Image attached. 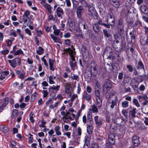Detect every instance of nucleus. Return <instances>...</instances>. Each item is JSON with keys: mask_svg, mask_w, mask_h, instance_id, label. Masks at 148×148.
Wrapping results in <instances>:
<instances>
[{"mask_svg": "<svg viewBox=\"0 0 148 148\" xmlns=\"http://www.w3.org/2000/svg\"><path fill=\"white\" fill-rule=\"evenodd\" d=\"M71 47V48H69L66 49H65V51L66 52L69 53L71 56V60L69 62V65L71 69L74 70L77 67V63L75 57L76 52L75 51V49L73 46H72Z\"/></svg>", "mask_w": 148, "mask_h": 148, "instance_id": "obj_1", "label": "nucleus"}, {"mask_svg": "<svg viewBox=\"0 0 148 148\" xmlns=\"http://www.w3.org/2000/svg\"><path fill=\"white\" fill-rule=\"evenodd\" d=\"M117 31L119 35L121 37H124L125 32L124 29V25L123 19L121 18H119L117 21Z\"/></svg>", "mask_w": 148, "mask_h": 148, "instance_id": "obj_2", "label": "nucleus"}, {"mask_svg": "<svg viewBox=\"0 0 148 148\" xmlns=\"http://www.w3.org/2000/svg\"><path fill=\"white\" fill-rule=\"evenodd\" d=\"M67 28L71 32L77 33L79 32V29L75 27L74 23L71 19H69L66 24Z\"/></svg>", "mask_w": 148, "mask_h": 148, "instance_id": "obj_3", "label": "nucleus"}, {"mask_svg": "<svg viewBox=\"0 0 148 148\" xmlns=\"http://www.w3.org/2000/svg\"><path fill=\"white\" fill-rule=\"evenodd\" d=\"M10 66L13 68H15L16 66H19L21 62V59L19 57L14 58L12 60H8Z\"/></svg>", "mask_w": 148, "mask_h": 148, "instance_id": "obj_4", "label": "nucleus"}, {"mask_svg": "<svg viewBox=\"0 0 148 148\" xmlns=\"http://www.w3.org/2000/svg\"><path fill=\"white\" fill-rule=\"evenodd\" d=\"M111 88V85L110 84V81L109 80H106L103 84V92L104 93H107Z\"/></svg>", "mask_w": 148, "mask_h": 148, "instance_id": "obj_5", "label": "nucleus"}, {"mask_svg": "<svg viewBox=\"0 0 148 148\" xmlns=\"http://www.w3.org/2000/svg\"><path fill=\"white\" fill-rule=\"evenodd\" d=\"M146 75L144 73L143 75H138L133 78V79L134 81V84H139L143 81V79L142 78L143 77H146Z\"/></svg>", "mask_w": 148, "mask_h": 148, "instance_id": "obj_6", "label": "nucleus"}, {"mask_svg": "<svg viewBox=\"0 0 148 148\" xmlns=\"http://www.w3.org/2000/svg\"><path fill=\"white\" fill-rule=\"evenodd\" d=\"M139 137L137 136H134L132 137V143L134 147H137L138 146L140 143L139 140Z\"/></svg>", "mask_w": 148, "mask_h": 148, "instance_id": "obj_7", "label": "nucleus"}, {"mask_svg": "<svg viewBox=\"0 0 148 148\" xmlns=\"http://www.w3.org/2000/svg\"><path fill=\"white\" fill-rule=\"evenodd\" d=\"M140 10L143 13L148 15V8L144 4H142L140 8Z\"/></svg>", "mask_w": 148, "mask_h": 148, "instance_id": "obj_8", "label": "nucleus"}, {"mask_svg": "<svg viewBox=\"0 0 148 148\" xmlns=\"http://www.w3.org/2000/svg\"><path fill=\"white\" fill-rule=\"evenodd\" d=\"M82 99L84 101H89L91 99V96L88 94L86 91H84L82 95Z\"/></svg>", "mask_w": 148, "mask_h": 148, "instance_id": "obj_9", "label": "nucleus"}, {"mask_svg": "<svg viewBox=\"0 0 148 148\" xmlns=\"http://www.w3.org/2000/svg\"><path fill=\"white\" fill-rule=\"evenodd\" d=\"M108 18L107 19V23H113L110 24V26L113 27L115 24V20L114 16H113L111 14H110L108 15Z\"/></svg>", "mask_w": 148, "mask_h": 148, "instance_id": "obj_10", "label": "nucleus"}, {"mask_svg": "<svg viewBox=\"0 0 148 148\" xmlns=\"http://www.w3.org/2000/svg\"><path fill=\"white\" fill-rule=\"evenodd\" d=\"M93 124V123H87L86 125L87 132L89 134H91L92 132L93 128L92 125Z\"/></svg>", "mask_w": 148, "mask_h": 148, "instance_id": "obj_11", "label": "nucleus"}, {"mask_svg": "<svg viewBox=\"0 0 148 148\" xmlns=\"http://www.w3.org/2000/svg\"><path fill=\"white\" fill-rule=\"evenodd\" d=\"M117 101V97H116L115 99L112 100L111 102H109V103L110 104V106L111 110H113L115 106H116Z\"/></svg>", "mask_w": 148, "mask_h": 148, "instance_id": "obj_12", "label": "nucleus"}, {"mask_svg": "<svg viewBox=\"0 0 148 148\" xmlns=\"http://www.w3.org/2000/svg\"><path fill=\"white\" fill-rule=\"evenodd\" d=\"M56 12L58 16L62 18V15L64 14L62 9L61 7H58L56 8Z\"/></svg>", "mask_w": 148, "mask_h": 148, "instance_id": "obj_13", "label": "nucleus"}, {"mask_svg": "<svg viewBox=\"0 0 148 148\" xmlns=\"http://www.w3.org/2000/svg\"><path fill=\"white\" fill-rule=\"evenodd\" d=\"M136 108H131L129 112V116L132 120L136 117Z\"/></svg>", "mask_w": 148, "mask_h": 148, "instance_id": "obj_14", "label": "nucleus"}, {"mask_svg": "<svg viewBox=\"0 0 148 148\" xmlns=\"http://www.w3.org/2000/svg\"><path fill=\"white\" fill-rule=\"evenodd\" d=\"M108 141L111 142L112 144H114L115 142V136L112 133L110 134L108 136Z\"/></svg>", "mask_w": 148, "mask_h": 148, "instance_id": "obj_15", "label": "nucleus"}, {"mask_svg": "<svg viewBox=\"0 0 148 148\" xmlns=\"http://www.w3.org/2000/svg\"><path fill=\"white\" fill-rule=\"evenodd\" d=\"M134 31H133L131 32L130 33V35L131 38H129V37L127 36V34L126 33V38L127 40L129 42H131L132 41V39H135V36L134 34Z\"/></svg>", "mask_w": 148, "mask_h": 148, "instance_id": "obj_16", "label": "nucleus"}, {"mask_svg": "<svg viewBox=\"0 0 148 148\" xmlns=\"http://www.w3.org/2000/svg\"><path fill=\"white\" fill-rule=\"evenodd\" d=\"M90 71L91 74H92L93 75L95 76L97 75L98 72V66L97 65H95V66L91 67Z\"/></svg>", "mask_w": 148, "mask_h": 148, "instance_id": "obj_17", "label": "nucleus"}, {"mask_svg": "<svg viewBox=\"0 0 148 148\" xmlns=\"http://www.w3.org/2000/svg\"><path fill=\"white\" fill-rule=\"evenodd\" d=\"M83 8L82 6H78L77 8L76 13L78 18H80L81 17V12L83 10Z\"/></svg>", "mask_w": 148, "mask_h": 148, "instance_id": "obj_18", "label": "nucleus"}, {"mask_svg": "<svg viewBox=\"0 0 148 148\" xmlns=\"http://www.w3.org/2000/svg\"><path fill=\"white\" fill-rule=\"evenodd\" d=\"M82 55L83 58L84 62L83 64L86 63L88 61L89 57V56L88 52L82 53Z\"/></svg>", "mask_w": 148, "mask_h": 148, "instance_id": "obj_19", "label": "nucleus"}, {"mask_svg": "<svg viewBox=\"0 0 148 148\" xmlns=\"http://www.w3.org/2000/svg\"><path fill=\"white\" fill-rule=\"evenodd\" d=\"M92 26L94 32L96 33H98L99 32L100 30L101 29L99 25H98L97 24L95 23L93 24Z\"/></svg>", "mask_w": 148, "mask_h": 148, "instance_id": "obj_20", "label": "nucleus"}, {"mask_svg": "<svg viewBox=\"0 0 148 148\" xmlns=\"http://www.w3.org/2000/svg\"><path fill=\"white\" fill-rule=\"evenodd\" d=\"M137 69H142L144 71V72L145 73V68L144 64L142 62L140 61L138 63V65L136 67Z\"/></svg>", "mask_w": 148, "mask_h": 148, "instance_id": "obj_21", "label": "nucleus"}, {"mask_svg": "<svg viewBox=\"0 0 148 148\" xmlns=\"http://www.w3.org/2000/svg\"><path fill=\"white\" fill-rule=\"evenodd\" d=\"M9 128L7 126L3 125L0 126V130L2 131L4 133H6L9 131Z\"/></svg>", "mask_w": 148, "mask_h": 148, "instance_id": "obj_22", "label": "nucleus"}, {"mask_svg": "<svg viewBox=\"0 0 148 148\" xmlns=\"http://www.w3.org/2000/svg\"><path fill=\"white\" fill-rule=\"evenodd\" d=\"M94 120L96 124L98 126H100L102 124V121L99 119V116H95L94 118Z\"/></svg>", "mask_w": 148, "mask_h": 148, "instance_id": "obj_23", "label": "nucleus"}, {"mask_svg": "<svg viewBox=\"0 0 148 148\" xmlns=\"http://www.w3.org/2000/svg\"><path fill=\"white\" fill-rule=\"evenodd\" d=\"M87 119L88 121L87 123H93V121L91 113L89 112H88L87 115Z\"/></svg>", "mask_w": 148, "mask_h": 148, "instance_id": "obj_24", "label": "nucleus"}, {"mask_svg": "<svg viewBox=\"0 0 148 148\" xmlns=\"http://www.w3.org/2000/svg\"><path fill=\"white\" fill-rule=\"evenodd\" d=\"M97 106L98 108L100 109L102 104V97L96 98Z\"/></svg>", "mask_w": 148, "mask_h": 148, "instance_id": "obj_25", "label": "nucleus"}, {"mask_svg": "<svg viewBox=\"0 0 148 148\" xmlns=\"http://www.w3.org/2000/svg\"><path fill=\"white\" fill-rule=\"evenodd\" d=\"M48 61L50 69L52 71H54V69L53 67V65L54 61L53 60H52L51 58H49Z\"/></svg>", "mask_w": 148, "mask_h": 148, "instance_id": "obj_26", "label": "nucleus"}, {"mask_svg": "<svg viewBox=\"0 0 148 148\" xmlns=\"http://www.w3.org/2000/svg\"><path fill=\"white\" fill-rule=\"evenodd\" d=\"M91 109H90V111H92L93 113H97L98 110L97 107L95 104H93L91 106Z\"/></svg>", "mask_w": 148, "mask_h": 148, "instance_id": "obj_27", "label": "nucleus"}, {"mask_svg": "<svg viewBox=\"0 0 148 148\" xmlns=\"http://www.w3.org/2000/svg\"><path fill=\"white\" fill-rule=\"evenodd\" d=\"M139 84H134V85L132 86V87L133 88L134 92L137 93H139V90L138 89V86Z\"/></svg>", "mask_w": 148, "mask_h": 148, "instance_id": "obj_28", "label": "nucleus"}, {"mask_svg": "<svg viewBox=\"0 0 148 148\" xmlns=\"http://www.w3.org/2000/svg\"><path fill=\"white\" fill-rule=\"evenodd\" d=\"M142 111L143 113L145 114H148V105L143 106L142 107Z\"/></svg>", "mask_w": 148, "mask_h": 148, "instance_id": "obj_29", "label": "nucleus"}, {"mask_svg": "<svg viewBox=\"0 0 148 148\" xmlns=\"http://www.w3.org/2000/svg\"><path fill=\"white\" fill-rule=\"evenodd\" d=\"M56 77L54 76L53 75L50 76L49 77V83L51 84H54L55 82L53 80L55 79Z\"/></svg>", "mask_w": 148, "mask_h": 148, "instance_id": "obj_30", "label": "nucleus"}, {"mask_svg": "<svg viewBox=\"0 0 148 148\" xmlns=\"http://www.w3.org/2000/svg\"><path fill=\"white\" fill-rule=\"evenodd\" d=\"M112 5L116 8L118 7L119 5V0H112Z\"/></svg>", "mask_w": 148, "mask_h": 148, "instance_id": "obj_31", "label": "nucleus"}, {"mask_svg": "<svg viewBox=\"0 0 148 148\" xmlns=\"http://www.w3.org/2000/svg\"><path fill=\"white\" fill-rule=\"evenodd\" d=\"M103 31L104 34V37L105 38H108L110 37L111 34L108 32L106 29H103Z\"/></svg>", "mask_w": 148, "mask_h": 148, "instance_id": "obj_32", "label": "nucleus"}, {"mask_svg": "<svg viewBox=\"0 0 148 148\" xmlns=\"http://www.w3.org/2000/svg\"><path fill=\"white\" fill-rule=\"evenodd\" d=\"M36 53L39 55H41L44 53V50L41 47H39L38 50L36 51Z\"/></svg>", "mask_w": 148, "mask_h": 148, "instance_id": "obj_33", "label": "nucleus"}, {"mask_svg": "<svg viewBox=\"0 0 148 148\" xmlns=\"http://www.w3.org/2000/svg\"><path fill=\"white\" fill-rule=\"evenodd\" d=\"M97 6L99 10V12H101L103 10V8H104V5L101 2H99L98 3Z\"/></svg>", "mask_w": 148, "mask_h": 148, "instance_id": "obj_34", "label": "nucleus"}, {"mask_svg": "<svg viewBox=\"0 0 148 148\" xmlns=\"http://www.w3.org/2000/svg\"><path fill=\"white\" fill-rule=\"evenodd\" d=\"M71 78L73 80L78 81L79 79V77L78 75L74 74H71Z\"/></svg>", "mask_w": 148, "mask_h": 148, "instance_id": "obj_35", "label": "nucleus"}, {"mask_svg": "<svg viewBox=\"0 0 148 148\" xmlns=\"http://www.w3.org/2000/svg\"><path fill=\"white\" fill-rule=\"evenodd\" d=\"M127 110H123L122 111V113L123 116L125 117V119L126 120H127L128 117V112H127Z\"/></svg>", "mask_w": 148, "mask_h": 148, "instance_id": "obj_36", "label": "nucleus"}, {"mask_svg": "<svg viewBox=\"0 0 148 148\" xmlns=\"http://www.w3.org/2000/svg\"><path fill=\"white\" fill-rule=\"evenodd\" d=\"M8 103V97H5L4 100L2 101V105L5 107Z\"/></svg>", "mask_w": 148, "mask_h": 148, "instance_id": "obj_37", "label": "nucleus"}, {"mask_svg": "<svg viewBox=\"0 0 148 148\" xmlns=\"http://www.w3.org/2000/svg\"><path fill=\"white\" fill-rule=\"evenodd\" d=\"M96 90H101L100 86L98 81L96 82L95 86V91Z\"/></svg>", "mask_w": 148, "mask_h": 148, "instance_id": "obj_38", "label": "nucleus"}, {"mask_svg": "<svg viewBox=\"0 0 148 148\" xmlns=\"http://www.w3.org/2000/svg\"><path fill=\"white\" fill-rule=\"evenodd\" d=\"M60 87V85H57L56 86H54V85L53 86L50 87L49 88V91H50L51 90H55L57 91L59 90Z\"/></svg>", "mask_w": 148, "mask_h": 148, "instance_id": "obj_39", "label": "nucleus"}, {"mask_svg": "<svg viewBox=\"0 0 148 148\" xmlns=\"http://www.w3.org/2000/svg\"><path fill=\"white\" fill-rule=\"evenodd\" d=\"M18 113V110H14L12 112L11 116L13 118H14L17 116Z\"/></svg>", "mask_w": 148, "mask_h": 148, "instance_id": "obj_40", "label": "nucleus"}, {"mask_svg": "<svg viewBox=\"0 0 148 148\" xmlns=\"http://www.w3.org/2000/svg\"><path fill=\"white\" fill-rule=\"evenodd\" d=\"M72 90V88L70 87L65 89V92L68 94H69V96L71 97V91Z\"/></svg>", "mask_w": 148, "mask_h": 148, "instance_id": "obj_41", "label": "nucleus"}, {"mask_svg": "<svg viewBox=\"0 0 148 148\" xmlns=\"http://www.w3.org/2000/svg\"><path fill=\"white\" fill-rule=\"evenodd\" d=\"M101 90H96L95 91V97L96 98L101 97L100 94Z\"/></svg>", "mask_w": 148, "mask_h": 148, "instance_id": "obj_42", "label": "nucleus"}, {"mask_svg": "<svg viewBox=\"0 0 148 148\" xmlns=\"http://www.w3.org/2000/svg\"><path fill=\"white\" fill-rule=\"evenodd\" d=\"M60 129V127L59 126L57 125L55 127V131L56 132V134L58 136H59L61 135V133L59 131Z\"/></svg>", "mask_w": 148, "mask_h": 148, "instance_id": "obj_43", "label": "nucleus"}, {"mask_svg": "<svg viewBox=\"0 0 148 148\" xmlns=\"http://www.w3.org/2000/svg\"><path fill=\"white\" fill-rule=\"evenodd\" d=\"M71 114L69 112H66V114L65 116H64L62 118L63 119V121L64 122H66V121L68 119V117L69 116V115Z\"/></svg>", "mask_w": 148, "mask_h": 148, "instance_id": "obj_44", "label": "nucleus"}, {"mask_svg": "<svg viewBox=\"0 0 148 148\" xmlns=\"http://www.w3.org/2000/svg\"><path fill=\"white\" fill-rule=\"evenodd\" d=\"M126 67L128 71L130 72H132L134 71V68L131 65H126Z\"/></svg>", "mask_w": 148, "mask_h": 148, "instance_id": "obj_45", "label": "nucleus"}, {"mask_svg": "<svg viewBox=\"0 0 148 148\" xmlns=\"http://www.w3.org/2000/svg\"><path fill=\"white\" fill-rule=\"evenodd\" d=\"M25 73L24 71L23 70L21 73L18 76V77L23 79L25 78Z\"/></svg>", "mask_w": 148, "mask_h": 148, "instance_id": "obj_46", "label": "nucleus"}, {"mask_svg": "<svg viewBox=\"0 0 148 148\" xmlns=\"http://www.w3.org/2000/svg\"><path fill=\"white\" fill-rule=\"evenodd\" d=\"M34 115V113L32 112H31L29 114V120L32 123H34L35 122V120L33 118Z\"/></svg>", "mask_w": 148, "mask_h": 148, "instance_id": "obj_47", "label": "nucleus"}, {"mask_svg": "<svg viewBox=\"0 0 148 148\" xmlns=\"http://www.w3.org/2000/svg\"><path fill=\"white\" fill-rule=\"evenodd\" d=\"M129 102L127 101H124L121 103L122 106L123 108H126L128 106Z\"/></svg>", "mask_w": 148, "mask_h": 148, "instance_id": "obj_48", "label": "nucleus"}, {"mask_svg": "<svg viewBox=\"0 0 148 148\" xmlns=\"http://www.w3.org/2000/svg\"><path fill=\"white\" fill-rule=\"evenodd\" d=\"M30 14V12L28 10H27L26 11L23 15V17H25V18H28V19H29V18L28 17V16Z\"/></svg>", "mask_w": 148, "mask_h": 148, "instance_id": "obj_49", "label": "nucleus"}, {"mask_svg": "<svg viewBox=\"0 0 148 148\" xmlns=\"http://www.w3.org/2000/svg\"><path fill=\"white\" fill-rule=\"evenodd\" d=\"M37 98L36 93L35 92L31 96V100L32 101H34Z\"/></svg>", "mask_w": 148, "mask_h": 148, "instance_id": "obj_50", "label": "nucleus"}, {"mask_svg": "<svg viewBox=\"0 0 148 148\" xmlns=\"http://www.w3.org/2000/svg\"><path fill=\"white\" fill-rule=\"evenodd\" d=\"M114 144H112L111 142L108 141V142H106V146L105 148H112V145Z\"/></svg>", "mask_w": 148, "mask_h": 148, "instance_id": "obj_51", "label": "nucleus"}, {"mask_svg": "<svg viewBox=\"0 0 148 148\" xmlns=\"http://www.w3.org/2000/svg\"><path fill=\"white\" fill-rule=\"evenodd\" d=\"M23 54V51L21 49H19L14 53V55L16 56L20 54Z\"/></svg>", "mask_w": 148, "mask_h": 148, "instance_id": "obj_52", "label": "nucleus"}, {"mask_svg": "<svg viewBox=\"0 0 148 148\" xmlns=\"http://www.w3.org/2000/svg\"><path fill=\"white\" fill-rule=\"evenodd\" d=\"M133 103L137 107H138L140 106V104L136 99L134 98L133 99Z\"/></svg>", "mask_w": 148, "mask_h": 148, "instance_id": "obj_53", "label": "nucleus"}, {"mask_svg": "<svg viewBox=\"0 0 148 148\" xmlns=\"http://www.w3.org/2000/svg\"><path fill=\"white\" fill-rule=\"evenodd\" d=\"M45 56H44L41 59L42 61L43 62L44 65L47 67H48V63L47 62L46 59L45 58Z\"/></svg>", "mask_w": 148, "mask_h": 148, "instance_id": "obj_54", "label": "nucleus"}, {"mask_svg": "<svg viewBox=\"0 0 148 148\" xmlns=\"http://www.w3.org/2000/svg\"><path fill=\"white\" fill-rule=\"evenodd\" d=\"M42 92L43 94V96L44 98L46 97L48 95V92L47 90H43L42 91Z\"/></svg>", "mask_w": 148, "mask_h": 148, "instance_id": "obj_55", "label": "nucleus"}, {"mask_svg": "<svg viewBox=\"0 0 148 148\" xmlns=\"http://www.w3.org/2000/svg\"><path fill=\"white\" fill-rule=\"evenodd\" d=\"M82 87V86H80L79 83H78L77 85V93L78 94H80V92L81 91V87Z\"/></svg>", "mask_w": 148, "mask_h": 148, "instance_id": "obj_56", "label": "nucleus"}, {"mask_svg": "<svg viewBox=\"0 0 148 148\" xmlns=\"http://www.w3.org/2000/svg\"><path fill=\"white\" fill-rule=\"evenodd\" d=\"M17 31L18 33V35L21 37L22 40H23V36L21 34V31L20 29H18L17 30Z\"/></svg>", "mask_w": 148, "mask_h": 148, "instance_id": "obj_57", "label": "nucleus"}, {"mask_svg": "<svg viewBox=\"0 0 148 148\" xmlns=\"http://www.w3.org/2000/svg\"><path fill=\"white\" fill-rule=\"evenodd\" d=\"M134 25L135 26H141L142 23L139 20H138L136 22L134 23Z\"/></svg>", "mask_w": 148, "mask_h": 148, "instance_id": "obj_58", "label": "nucleus"}, {"mask_svg": "<svg viewBox=\"0 0 148 148\" xmlns=\"http://www.w3.org/2000/svg\"><path fill=\"white\" fill-rule=\"evenodd\" d=\"M80 2L82 3L83 6L84 7H87L88 5L84 0H81Z\"/></svg>", "mask_w": 148, "mask_h": 148, "instance_id": "obj_59", "label": "nucleus"}, {"mask_svg": "<svg viewBox=\"0 0 148 148\" xmlns=\"http://www.w3.org/2000/svg\"><path fill=\"white\" fill-rule=\"evenodd\" d=\"M145 89V87L143 85H141L139 87L138 89L140 91H144Z\"/></svg>", "mask_w": 148, "mask_h": 148, "instance_id": "obj_60", "label": "nucleus"}, {"mask_svg": "<svg viewBox=\"0 0 148 148\" xmlns=\"http://www.w3.org/2000/svg\"><path fill=\"white\" fill-rule=\"evenodd\" d=\"M92 148H98V145L95 142H93L91 145Z\"/></svg>", "mask_w": 148, "mask_h": 148, "instance_id": "obj_61", "label": "nucleus"}, {"mask_svg": "<svg viewBox=\"0 0 148 148\" xmlns=\"http://www.w3.org/2000/svg\"><path fill=\"white\" fill-rule=\"evenodd\" d=\"M78 97V95L76 94H74L73 95L71 98V101L73 102L75 98Z\"/></svg>", "mask_w": 148, "mask_h": 148, "instance_id": "obj_62", "label": "nucleus"}, {"mask_svg": "<svg viewBox=\"0 0 148 148\" xmlns=\"http://www.w3.org/2000/svg\"><path fill=\"white\" fill-rule=\"evenodd\" d=\"M65 89L70 87V85L69 83H63Z\"/></svg>", "mask_w": 148, "mask_h": 148, "instance_id": "obj_63", "label": "nucleus"}, {"mask_svg": "<svg viewBox=\"0 0 148 148\" xmlns=\"http://www.w3.org/2000/svg\"><path fill=\"white\" fill-rule=\"evenodd\" d=\"M86 91L88 93H90L92 91V88L89 86H88L86 87Z\"/></svg>", "mask_w": 148, "mask_h": 148, "instance_id": "obj_64", "label": "nucleus"}]
</instances>
